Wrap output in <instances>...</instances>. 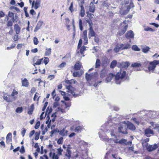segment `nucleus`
Listing matches in <instances>:
<instances>
[{
  "label": "nucleus",
  "instance_id": "obj_1",
  "mask_svg": "<svg viewBox=\"0 0 159 159\" xmlns=\"http://www.w3.org/2000/svg\"><path fill=\"white\" fill-rule=\"evenodd\" d=\"M75 83V81L74 79L70 80H66L65 83L66 84V89L68 90V92L71 93L75 97H76L79 95V92L74 88L72 86V83Z\"/></svg>",
  "mask_w": 159,
  "mask_h": 159
},
{
  "label": "nucleus",
  "instance_id": "obj_2",
  "mask_svg": "<svg viewBox=\"0 0 159 159\" xmlns=\"http://www.w3.org/2000/svg\"><path fill=\"white\" fill-rule=\"evenodd\" d=\"M156 65L157 64L154 60L150 62H145L143 63V66L144 68L145 69V70L146 72H153L155 70Z\"/></svg>",
  "mask_w": 159,
  "mask_h": 159
},
{
  "label": "nucleus",
  "instance_id": "obj_3",
  "mask_svg": "<svg viewBox=\"0 0 159 159\" xmlns=\"http://www.w3.org/2000/svg\"><path fill=\"white\" fill-rule=\"evenodd\" d=\"M127 75L125 71H122L121 70H120L119 72L117 73L115 75V82L116 84H120L122 80L127 78Z\"/></svg>",
  "mask_w": 159,
  "mask_h": 159
},
{
  "label": "nucleus",
  "instance_id": "obj_4",
  "mask_svg": "<svg viewBox=\"0 0 159 159\" xmlns=\"http://www.w3.org/2000/svg\"><path fill=\"white\" fill-rule=\"evenodd\" d=\"M15 18L14 17V14L12 12L9 11L8 14L6 16L5 19L8 21L7 24L8 27H11L12 26L13 22H16L17 20H16L17 18V16H15Z\"/></svg>",
  "mask_w": 159,
  "mask_h": 159
},
{
  "label": "nucleus",
  "instance_id": "obj_5",
  "mask_svg": "<svg viewBox=\"0 0 159 159\" xmlns=\"http://www.w3.org/2000/svg\"><path fill=\"white\" fill-rule=\"evenodd\" d=\"M131 48V45L130 44H121L120 46L117 44L114 49V51L116 52H118L120 50H123L129 49Z\"/></svg>",
  "mask_w": 159,
  "mask_h": 159
},
{
  "label": "nucleus",
  "instance_id": "obj_6",
  "mask_svg": "<svg viewBox=\"0 0 159 159\" xmlns=\"http://www.w3.org/2000/svg\"><path fill=\"white\" fill-rule=\"evenodd\" d=\"M66 147L65 145H63V148L64 149H66V152H65V155L66 157L68 159H70L71 157V151L70 150V148L69 145H67Z\"/></svg>",
  "mask_w": 159,
  "mask_h": 159
},
{
  "label": "nucleus",
  "instance_id": "obj_7",
  "mask_svg": "<svg viewBox=\"0 0 159 159\" xmlns=\"http://www.w3.org/2000/svg\"><path fill=\"white\" fill-rule=\"evenodd\" d=\"M39 57L37 56L34 57L33 59V61L34 63L33 65L35 66V65H40L42 62V60H43V58L39 59Z\"/></svg>",
  "mask_w": 159,
  "mask_h": 159
},
{
  "label": "nucleus",
  "instance_id": "obj_8",
  "mask_svg": "<svg viewBox=\"0 0 159 159\" xmlns=\"http://www.w3.org/2000/svg\"><path fill=\"white\" fill-rule=\"evenodd\" d=\"M127 127L126 125H121L118 128L119 132L124 134H127Z\"/></svg>",
  "mask_w": 159,
  "mask_h": 159
},
{
  "label": "nucleus",
  "instance_id": "obj_9",
  "mask_svg": "<svg viewBox=\"0 0 159 159\" xmlns=\"http://www.w3.org/2000/svg\"><path fill=\"white\" fill-rule=\"evenodd\" d=\"M3 99L8 102H11L12 101V97L11 95L7 93H4L3 96Z\"/></svg>",
  "mask_w": 159,
  "mask_h": 159
},
{
  "label": "nucleus",
  "instance_id": "obj_10",
  "mask_svg": "<svg viewBox=\"0 0 159 159\" xmlns=\"http://www.w3.org/2000/svg\"><path fill=\"white\" fill-rule=\"evenodd\" d=\"M41 2V0H35V1L34 0L32 4V8L34 7L35 9H37L40 6Z\"/></svg>",
  "mask_w": 159,
  "mask_h": 159
},
{
  "label": "nucleus",
  "instance_id": "obj_11",
  "mask_svg": "<svg viewBox=\"0 0 159 159\" xmlns=\"http://www.w3.org/2000/svg\"><path fill=\"white\" fill-rule=\"evenodd\" d=\"M144 134L147 137L151 136V134L153 135L154 133L153 131L149 128H147L144 130Z\"/></svg>",
  "mask_w": 159,
  "mask_h": 159
},
{
  "label": "nucleus",
  "instance_id": "obj_12",
  "mask_svg": "<svg viewBox=\"0 0 159 159\" xmlns=\"http://www.w3.org/2000/svg\"><path fill=\"white\" fill-rule=\"evenodd\" d=\"M81 68H83V66L81 63L79 61H78L74 65V69L75 70H80Z\"/></svg>",
  "mask_w": 159,
  "mask_h": 159
},
{
  "label": "nucleus",
  "instance_id": "obj_13",
  "mask_svg": "<svg viewBox=\"0 0 159 159\" xmlns=\"http://www.w3.org/2000/svg\"><path fill=\"white\" fill-rule=\"evenodd\" d=\"M125 37L127 39L133 38H134V34L132 31L130 30L127 31L125 34Z\"/></svg>",
  "mask_w": 159,
  "mask_h": 159
},
{
  "label": "nucleus",
  "instance_id": "obj_14",
  "mask_svg": "<svg viewBox=\"0 0 159 159\" xmlns=\"http://www.w3.org/2000/svg\"><path fill=\"white\" fill-rule=\"evenodd\" d=\"M157 147V144L149 145L147 148L146 149L148 151L151 152L155 150Z\"/></svg>",
  "mask_w": 159,
  "mask_h": 159
},
{
  "label": "nucleus",
  "instance_id": "obj_15",
  "mask_svg": "<svg viewBox=\"0 0 159 159\" xmlns=\"http://www.w3.org/2000/svg\"><path fill=\"white\" fill-rule=\"evenodd\" d=\"M108 70L106 69H102L101 72L100 77L101 78H103L105 77L107 74Z\"/></svg>",
  "mask_w": 159,
  "mask_h": 159
},
{
  "label": "nucleus",
  "instance_id": "obj_16",
  "mask_svg": "<svg viewBox=\"0 0 159 159\" xmlns=\"http://www.w3.org/2000/svg\"><path fill=\"white\" fill-rule=\"evenodd\" d=\"M87 30H85L83 33V37L85 42H84V44L86 45L88 43V38L87 37Z\"/></svg>",
  "mask_w": 159,
  "mask_h": 159
},
{
  "label": "nucleus",
  "instance_id": "obj_17",
  "mask_svg": "<svg viewBox=\"0 0 159 159\" xmlns=\"http://www.w3.org/2000/svg\"><path fill=\"white\" fill-rule=\"evenodd\" d=\"M130 65V63L128 62H122L120 64V66L121 68H126L128 67Z\"/></svg>",
  "mask_w": 159,
  "mask_h": 159
},
{
  "label": "nucleus",
  "instance_id": "obj_18",
  "mask_svg": "<svg viewBox=\"0 0 159 159\" xmlns=\"http://www.w3.org/2000/svg\"><path fill=\"white\" fill-rule=\"evenodd\" d=\"M22 85L23 86L26 87H28L29 85V82L28 80L26 78H24V79L21 80Z\"/></svg>",
  "mask_w": 159,
  "mask_h": 159
},
{
  "label": "nucleus",
  "instance_id": "obj_19",
  "mask_svg": "<svg viewBox=\"0 0 159 159\" xmlns=\"http://www.w3.org/2000/svg\"><path fill=\"white\" fill-rule=\"evenodd\" d=\"M89 32L88 34V36L89 38H90L91 37L95 36L96 35V34L93 30V28H91L90 29H89Z\"/></svg>",
  "mask_w": 159,
  "mask_h": 159
},
{
  "label": "nucleus",
  "instance_id": "obj_20",
  "mask_svg": "<svg viewBox=\"0 0 159 159\" xmlns=\"http://www.w3.org/2000/svg\"><path fill=\"white\" fill-rule=\"evenodd\" d=\"M34 109V105L32 104L30 106V107L28 108V110L27 111L28 114L31 115L32 114L33 112Z\"/></svg>",
  "mask_w": 159,
  "mask_h": 159
},
{
  "label": "nucleus",
  "instance_id": "obj_21",
  "mask_svg": "<svg viewBox=\"0 0 159 159\" xmlns=\"http://www.w3.org/2000/svg\"><path fill=\"white\" fill-rule=\"evenodd\" d=\"M128 26V25H125L121 30L120 31L118 32V34L120 36H121L126 31V30L127 29Z\"/></svg>",
  "mask_w": 159,
  "mask_h": 159
},
{
  "label": "nucleus",
  "instance_id": "obj_22",
  "mask_svg": "<svg viewBox=\"0 0 159 159\" xmlns=\"http://www.w3.org/2000/svg\"><path fill=\"white\" fill-rule=\"evenodd\" d=\"M14 30L17 34H18L20 32V28L19 25L17 24H15L14 25Z\"/></svg>",
  "mask_w": 159,
  "mask_h": 159
},
{
  "label": "nucleus",
  "instance_id": "obj_23",
  "mask_svg": "<svg viewBox=\"0 0 159 159\" xmlns=\"http://www.w3.org/2000/svg\"><path fill=\"white\" fill-rule=\"evenodd\" d=\"M114 77H115V75L113 73H110L107 75L106 78V80L107 82H110Z\"/></svg>",
  "mask_w": 159,
  "mask_h": 159
},
{
  "label": "nucleus",
  "instance_id": "obj_24",
  "mask_svg": "<svg viewBox=\"0 0 159 159\" xmlns=\"http://www.w3.org/2000/svg\"><path fill=\"white\" fill-rule=\"evenodd\" d=\"M6 142L7 143L12 141V134L11 133H9L6 137Z\"/></svg>",
  "mask_w": 159,
  "mask_h": 159
},
{
  "label": "nucleus",
  "instance_id": "obj_25",
  "mask_svg": "<svg viewBox=\"0 0 159 159\" xmlns=\"http://www.w3.org/2000/svg\"><path fill=\"white\" fill-rule=\"evenodd\" d=\"M95 11V7L94 5L93 2H91L89 8V11L92 12L94 13Z\"/></svg>",
  "mask_w": 159,
  "mask_h": 159
},
{
  "label": "nucleus",
  "instance_id": "obj_26",
  "mask_svg": "<svg viewBox=\"0 0 159 159\" xmlns=\"http://www.w3.org/2000/svg\"><path fill=\"white\" fill-rule=\"evenodd\" d=\"M68 131L66 130H65V129H63L61 130L59 132V134L60 135L62 136H64L67 135Z\"/></svg>",
  "mask_w": 159,
  "mask_h": 159
},
{
  "label": "nucleus",
  "instance_id": "obj_27",
  "mask_svg": "<svg viewBox=\"0 0 159 159\" xmlns=\"http://www.w3.org/2000/svg\"><path fill=\"white\" fill-rule=\"evenodd\" d=\"M81 9L80 12V15L82 17H83L85 15V10L84 6L81 5L80 7Z\"/></svg>",
  "mask_w": 159,
  "mask_h": 159
},
{
  "label": "nucleus",
  "instance_id": "obj_28",
  "mask_svg": "<svg viewBox=\"0 0 159 159\" xmlns=\"http://www.w3.org/2000/svg\"><path fill=\"white\" fill-rule=\"evenodd\" d=\"M52 49L51 48H47L45 53V56H49L51 54Z\"/></svg>",
  "mask_w": 159,
  "mask_h": 159
},
{
  "label": "nucleus",
  "instance_id": "obj_29",
  "mask_svg": "<svg viewBox=\"0 0 159 159\" xmlns=\"http://www.w3.org/2000/svg\"><path fill=\"white\" fill-rule=\"evenodd\" d=\"M127 127L130 130H134L135 129V127L134 125L132 123H129Z\"/></svg>",
  "mask_w": 159,
  "mask_h": 159
},
{
  "label": "nucleus",
  "instance_id": "obj_30",
  "mask_svg": "<svg viewBox=\"0 0 159 159\" xmlns=\"http://www.w3.org/2000/svg\"><path fill=\"white\" fill-rule=\"evenodd\" d=\"M101 66V61L99 59H97L96 60L95 68H99Z\"/></svg>",
  "mask_w": 159,
  "mask_h": 159
},
{
  "label": "nucleus",
  "instance_id": "obj_31",
  "mask_svg": "<svg viewBox=\"0 0 159 159\" xmlns=\"http://www.w3.org/2000/svg\"><path fill=\"white\" fill-rule=\"evenodd\" d=\"M117 61L116 60L113 61L111 63L110 67L111 68H114L116 65Z\"/></svg>",
  "mask_w": 159,
  "mask_h": 159
},
{
  "label": "nucleus",
  "instance_id": "obj_32",
  "mask_svg": "<svg viewBox=\"0 0 159 159\" xmlns=\"http://www.w3.org/2000/svg\"><path fill=\"white\" fill-rule=\"evenodd\" d=\"M83 129V128L82 126H78L75 128V132H77L79 133Z\"/></svg>",
  "mask_w": 159,
  "mask_h": 159
},
{
  "label": "nucleus",
  "instance_id": "obj_33",
  "mask_svg": "<svg viewBox=\"0 0 159 159\" xmlns=\"http://www.w3.org/2000/svg\"><path fill=\"white\" fill-rule=\"evenodd\" d=\"M69 10L70 11L71 13H72L74 11V10L73 8V2H72L70 5V7L68 8Z\"/></svg>",
  "mask_w": 159,
  "mask_h": 159
},
{
  "label": "nucleus",
  "instance_id": "obj_34",
  "mask_svg": "<svg viewBox=\"0 0 159 159\" xmlns=\"http://www.w3.org/2000/svg\"><path fill=\"white\" fill-rule=\"evenodd\" d=\"M150 48L148 46H146L142 48V51L144 53H147L149 51Z\"/></svg>",
  "mask_w": 159,
  "mask_h": 159
},
{
  "label": "nucleus",
  "instance_id": "obj_35",
  "mask_svg": "<svg viewBox=\"0 0 159 159\" xmlns=\"http://www.w3.org/2000/svg\"><path fill=\"white\" fill-rule=\"evenodd\" d=\"M79 25L80 30L82 31L83 30V23L82 20L80 19L79 20Z\"/></svg>",
  "mask_w": 159,
  "mask_h": 159
},
{
  "label": "nucleus",
  "instance_id": "obj_36",
  "mask_svg": "<svg viewBox=\"0 0 159 159\" xmlns=\"http://www.w3.org/2000/svg\"><path fill=\"white\" fill-rule=\"evenodd\" d=\"M142 66L141 64L140 63H138L137 62H135L134 63L132 64L131 66L134 67H138L141 66Z\"/></svg>",
  "mask_w": 159,
  "mask_h": 159
},
{
  "label": "nucleus",
  "instance_id": "obj_37",
  "mask_svg": "<svg viewBox=\"0 0 159 159\" xmlns=\"http://www.w3.org/2000/svg\"><path fill=\"white\" fill-rule=\"evenodd\" d=\"M23 111V108L22 107H19L16 109V112L17 113H20Z\"/></svg>",
  "mask_w": 159,
  "mask_h": 159
},
{
  "label": "nucleus",
  "instance_id": "obj_38",
  "mask_svg": "<svg viewBox=\"0 0 159 159\" xmlns=\"http://www.w3.org/2000/svg\"><path fill=\"white\" fill-rule=\"evenodd\" d=\"M40 133V131L38 132H36L35 133V137H34V139L35 140H37L39 139Z\"/></svg>",
  "mask_w": 159,
  "mask_h": 159
},
{
  "label": "nucleus",
  "instance_id": "obj_39",
  "mask_svg": "<svg viewBox=\"0 0 159 159\" xmlns=\"http://www.w3.org/2000/svg\"><path fill=\"white\" fill-rule=\"evenodd\" d=\"M132 49L133 50L135 51H139L140 50V49L136 45H133L132 47Z\"/></svg>",
  "mask_w": 159,
  "mask_h": 159
},
{
  "label": "nucleus",
  "instance_id": "obj_40",
  "mask_svg": "<svg viewBox=\"0 0 159 159\" xmlns=\"http://www.w3.org/2000/svg\"><path fill=\"white\" fill-rule=\"evenodd\" d=\"M38 95H39V93L36 92L34 96V97L33 100L34 101L37 100V101H38L39 99V98L40 97H38Z\"/></svg>",
  "mask_w": 159,
  "mask_h": 159
},
{
  "label": "nucleus",
  "instance_id": "obj_41",
  "mask_svg": "<svg viewBox=\"0 0 159 159\" xmlns=\"http://www.w3.org/2000/svg\"><path fill=\"white\" fill-rule=\"evenodd\" d=\"M18 93V92L15 89H14L11 93V96L12 97H14L15 96L17 95Z\"/></svg>",
  "mask_w": 159,
  "mask_h": 159
},
{
  "label": "nucleus",
  "instance_id": "obj_42",
  "mask_svg": "<svg viewBox=\"0 0 159 159\" xmlns=\"http://www.w3.org/2000/svg\"><path fill=\"white\" fill-rule=\"evenodd\" d=\"M86 50V47L85 46H83L81 47L80 49V52L82 54L84 53V51Z\"/></svg>",
  "mask_w": 159,
  "mask_h": 159
},
{
  "label": "nucleus",
  "instance_id": "obj_43",
  "mask_svg": "<svg viewBox=\"0 0 159 159\" xmlns=\"http://www.w3.org/2000/svg\"><path fill=\"white\" fill-rule=\"evenodd\" d=\"M49 61V60L48 57H44V59L43 61V63L46 65L48 64Z\"/></svg>",
  "mask_w": 159,
  "mask_h": 159
},
{
  "label": "nucleus",
  "instance_id": "obj_44",
  "mask_svg": "<svg viewBox=\"0 0 159 159\" xmlns=\"http://www.w3.org/2000/svg\"><path fill=\"white\" fill-rule=\"evenodd\" d=\"M131 8V7H130V6H128L127 7V9L126 10H124L123 11V14L124 15H125L127 13H128L130 9Z\"/></svg>",
  "mask_w": 159,
  "mask_h": 159
},
{
  "label": "nucleus",
  "instance_id": "obj_45",
  "mask_svg": "<svg viewBox=\"0 0 159 159\" xmlns=\"http://www.w3.org/2000/svg\"><path fill=\"white\" fill-rule=\"evenodd\" d=\"M85 77L86 80H88L91 79L92 77V76L90 74H88L87 73H86L85 74Z\"/></svg>",
  "mask_w": 159,
  "mask_h": 159
},
{
  "label": "nucleus",
  "instance_id": "obj_46",
  "mask_svg": "<svg viewBox=\"0 0 159 159\" xmlns=\"http://www.w3.org/2000/svg\"><path fill=\"white\" fill-rule=\"evenodd\" d=\"M63 138H60L57 141V143L58 144H61L63 142Z\"/></svg>",
  "mask_w": 159,
  "mask_h": 159
},
{
  "label": "nucleus",
  "instance_id": "obj_47",
  "mask_svg": "<svg viewBox=\"0 0 159 159\" xmlns=\"http://www.w3.org/2000/svg\"><path fill=\"white\" fill-rule=\"evenodd\" d=\"M58 154L59 155H61L62 152H63V150L60 147L57 149Z\"/></svg>",
  "mask_w": 159,
  "mask_h": 159
},
{
  "label": "nucleus",
  "instance_id": "obj_48",
  "mask_svg": "<svg viewBox=\"0 0 159 159\" xmlns=\"http://www.w3.org/2000/svg\"><path fill=\"white\" fill-rule=\"evenodd\" d=\"M16 44L15 43L12 44L10 47H7V49L8 50H10L11 49H13L15 48L16 46Z\"/></svg>",
  "mask_w": 159,
  "mask_h": 159
},
{
  "label": "nucleus",
  "instance_id": "obj_49",
  "mask_svg": "<svg viewBox=\"0 0 159 159\" xmlns=\"http://www.w3.org/2000/svg\"><path fill=\"white\" fill-rule=\"evenodd\" d=\"M33 42L34 44L35 45L38 44L39 42L38 39L36 37H34V38Z\"/></svg>",
  "mask_w": 159,
  "mask_h": 159
},
{
  "label": "nucleus",
  "instance_id": "obj_50",
  "mask_svg": "<svg viewBox=\"0 0 159 159\" xmlns=\"http://www.w3.org/2000/svg\"><path fill=\"white\" fill-rule=\"evenodd\" d=\"M87 15L90 19L93 18V17L94 16L93 14L89 13V12H87Z\"/></svg>",
  "mask_w": 159,
  "mask_h": 159
},
{
  "label": "nucleus",
  "instance_id": "obj_51",
  "mask_svg": "<svg viewBox=\"0 0 159 159\" xmlns=\"http://www.w3.org/2000/svg\"><path fill=\"white\" fill-rule=\"evenodd\" d=\"M142 144L144 148H147L148 146V143H145V142H142Z\"/></svg>",
  "mask_w": 159,
  "mask_h": 159
},
{
  "label": "nucleus",
  "instance_id": "obj_52",
  "mask_svg": "<svg viewBox=\"0 0 159 159\" xmlns=\"http://www.w3.org/2000/svg\"><path fill=\"white\" fill-rule=\"evenodd\" d=\"M65 104L66 106V108H67L68 107H70L71 106V102H65Z\"/></svg>",
  "mask_w": 159,
  "mask_h": 159
},
{
  "label": "nucleus",
  "instance_id": "obj_53",
  "mask_svg": "<svg viewBox=\"0 0 159 159\" xmlns=\"http://www.w3.org/2000/svg\"><path fill=\"white\" fill-rule=\"evenodd\" d=\"M40 122L39 121H38L37 122L34 126V128L36 129H38L40 126Z\"/></svg>",
  "mask_w": 159,
  "mask_h": 159
},
{
  "label": "nucleus",
  "instance_id": "obj_54",
  "mask_svg": "<svg viewBox=\"0 0 159 159\" xmlns=\"http://www.w3.org/2000/svg\"><path fill=\"white\" fill-rule=\"evenodd\" d=\"M25 149L23 146H22L21 149L20 150V152L21 153H24L25 152Z\"/></svg>",
  "mask_w": 159,
  "mask_h": 159
},
{
  "label": "nucleus",
  "instance_id": "obj_55",
  "mask_svg": "<svg viewBox=\"0 0 159 159\" xmlns=\"http://www.w3.org/2000/svg\"><path fill=\"white\" fill-rule=\"evenodd\" d=\"M79 73L78 71L75 72L73 73V75L74 77H76L79 75Z\"/></svg>",
  "mask_w": 159,
  "mask_h": 159
},
{
  "label": "nucleus",
  "instance_id": "obj_56",
  "mask_svg": "<svg viewBox=\"0 0 159 159\" xmlns=\"http://www.w3.org/2000/svg\"><path fill=\"white\" fill-rule=\"evenodd\" d=\"M19 39V38H18V36L17 35L15 34L14 35L13 38V39L15 41H17Z\"/></svg>",
  "mask_w": 159,
  "mask_h": 159
},
{
  "label": "nucleus",
  "instance_id": "obj_57",
  "mask_svg": "<svg viewBox=\"0 0 159 159\" xmlns=\"http://www.w3.org/2000/svg\"><path fill=\"white\" fill-rule=\"evenodd\" d=\"M144 30L146 31H154V30L152 28L150 27H147L146 28H144Z\"/></svg>",
  "mask_w": 159,
  "mask_h": 159
},
{
  "label": "nucleus",
  "instance_id": "obj_58",
  "mask_svg": "<svg viewBox=\"0 0 159 159\" xmlns=\"http://www.w3.org/2000/svg\"><path fill=\"white\" fill-rule=\"evenodd\" d=\"M132 120H133V121L135 123H136L137 125H139V121L138 120H137L136 118H133Z\"/></svg>",
  "mask_w": 159,
  "mask_h": 159
},
{
  "label": "nucleus",
  "instance_id": "obj_59",
  "mask_svg": "<svg viewBox=\"0 0 159 159\" xmlns=\"http://www.w3.org/2000/svg\"><path fill=\"white\" fill-rule=\"evenodd\" d=\"M126 142V140L125 139H121L118 141L119 143L122 144L123 143H125Z\"/></svg>",
  "mask_w": 159,
  "mask_h": 159
},
{
  "label": "nucleus",
  "instance_id": "obj_60",
  "mask_svg": "<svg viewBox=\"0 0 159 159\" xmlns=\"http://www.w3.org/2000/svg\"><path fill=\"white\" fill-rule=\"evenodd\" d=\"M22 129V130L21 131V134L22 135V136L23 137L25 135L26 131L25 129L24 128H23Z\"/></svg>",
  "mask_w": 159,
  "mask_h": 159
},
{
  "label": "nucleus",
  "instance_id": "obj_61",
  "mask_svg": "<svg viewBox=\"0 0 159 159\" xmlns=\"http://www.w3.org/2000/svg\"><path fill=\"white\" fill-rule=\"evenodd\" d=\"M59 157L57 155H56L55 153H53L52 158L54 159H58Z\"/></svg>",
  "mask_w": 159,
  "mask_h": 159
},
{
  "label": "nucleus",
  "instance_id": "obj_62",
  "mask_svg": "<svg viewBox=\"0 0 159 159\" xmlns=\"http://www.w3.org/2000/svg\"><path fill=\"white\" fill-rule=\"evenodd\" d=\"M66 65V63L65 62H63L60 64L59 66V67L62 68L65 66Z\"/></svg>",
  "mask_w": 159,
  "mask_h": 159
},
{
  "label": "nucleus",
  "instance_id": "obj_63",
  "mask_svg": "<svg viewBox=\"0 0 159 159\" xmlns=\"http://www.w3.org/2000/svg\"><path fill=\"white\" fill-rule=\"evenodd\" d=\"M51 95L53 98H54L56 95L55 90L54 89L51 93Z\"/></svg>",
  "mask_w": 159,
  "mask_h": 159
},
{
  "label": "nucleus",
  "instance_id": "obj_64",
  "mask_svg": "<svg viewBox=\"0 0 159 159\" xmlns=\"http://www.w3.org/2000/svg\"><path fill=\"white\" fill-rule=\"evenodd\" d=\"M30 13L33 15H35L36 13L33 9H31L30 11Z\"/></svg>",
  "mask_w": 159,
  "mask_h": 159
}]
</instances>
